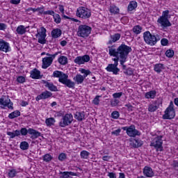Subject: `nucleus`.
Masks as SVG:
<instances>
[{"label":"nucleus","mask_w":178,"mask_h":178,"mask_svg":"<svg viewBox=\"0 0 178 178\" xmlns=\"http://www.w3.org/2000/svg\"><path fill=\"white\" fill-rule=\"evenodd\" d=\"M108 54L110 56H114L115 58H117L118 60L120 59V63L122 66V70L124 71L127 70L124 63L127 61L129 54L132 51L131 47L124 44H122L117 49L113 48V47H108Z\"/></svg>","instance_id":"1"},{"label":"nucleus","mask_w":178,"mask_h":178,"mask_svg":"<svg viewBox=\"0 0 178 178\" xmlns=\"http://www.w3.org/2000/svg\"><path fill=\"white\" fill-rule=\"evenodd\" d=\"M52 77L58 78L59 83L64 84V86H66L68 88H74V86H76V83L74 81L69 79V76L62 71H54Z\"/></svg>","instance_id":"2"},{"label":"nucleus","mask_w":178,"mask_h":178,"mask_svg":"<svg viewBox=\"0 0 178 178\" xmlns=\"http://www.w3.org/2000/svg\"><path fill=\"white\" fill-rule=\"evenodd\" d=\"M143 39L147 45L154 47V45H155L158 41H161V35L151 33V32L147 31L143 33Z\"/></svg>","instance_id":"3"},{"label":"nucleus","mask_w":178,"mask_h":178,"mask_svg":"<svg viewBox=\"0 0 178 178\" xmlns=\"http://www.w3.org/2000/svg\"><path fill=\"white\" fill-rule=\"evenodd\" d=\"M170 16L169 15V10H166L163 11L162 15L157 19V23L162 27V29H168L172 26V23L169 21Z\"/></svg>","instance_id":"4"},{"label":"nucleus","mask_w":178,"mask_h":178,"mask_svg":"<svg viewBox=\"0 0 178 178\" xmlns=\"http://www.w3.org/2000/svg\"><path fill=\"white\" fill-rule=\"evenodd\" d=\"M79 72H81V73H82L83 75L78 74L73 78V80L75 81V83H76V84H83L84 80H86V77H87L88 74H91V71H90V70L81 68Z\"/></svg>","instance_id":"5"},{"label":"nucleus","mask_w":178,"mask_h":178,"mask_svg":"<svg viewBox=\"0 0 178 178\" xmlns=\"http://www.w3.org/2000/svg\"><path fill=\"white\" fill-rule=\"evenodd\" d=\"M175 105L173 104V102H170V105L165 111V113L163 115V119L172 120V119H175L176 116V112L175 111Z\"/></svg>","instance_id":"6"},{"label":"nucleus","mask_w":178,"mask_h":178,"mask_svg":"<svg viewBox=\"0 0 178 178\" xmlns=\"http://www.w3.org/2000/svg\"><path fill=\"white\" fill-rule=\"evenodd\" d=\"M76 15L77 17L86 20V19H90L91 17V10L86 7L81 6L77 8Z\"/></svg>","instance_id":"7"},{"label":"nucleus","mask_w":178,"mask_h":178,"mask_svg":"<svg viewBox=\"0 0 178 178\" xmlns=\"http://www.w3.org/2000/svg\"><path fill=\"white\" fill-rule=\"evenodd\" d=\"M91 26L87 25H80L78 27L77 35L82 38H87L91 34Z\"/></svg>","instance_id":"8"},{"label":"nucleus","mask_w":178,"mask_h":178,"mask_svg":"<svg viewBox=\"0 0 178 178\" xmlns=\"http://www.w3.org/2000/svg\"><path fill=\"white\" fill-rule=\"evenodd\" d=\"M163 136H159L155 138L150 144V147H154L156 149V152H162L163 151V140H162Z\"/></svg>","instance_id":"9"},{"label":"nucleus","mask_w":178,"mask_h":178,"mask_svg":"<svg viewBox=\"0 0 178 178\" xmlns=\"http://www.w3.org/2000/svg\"><path fill=\"white\" fill-rule=\"evenodd\" d=\"M35 37L38 38L39 44H42L44 45V44H47V29L42 26L40 29H37V34L35 35Z\"/></svg>","instance_id":"10"},{"label":"nucleus","mask_w":178,"mask_h":178,"mask_svg":"<svg viewBox=\"0 0 178 178\" xmlns=\"http://www.w3.org/2000/svg\"><path fill=\"white\" fill-rule=\"evenodd\" d=\"M73 123V115L72 113H67L63 115L61 120L59 122L60 127H67Z\"/></svg>","instance_id":"11"},{"label":"nucleus","mask_w":178,"mask_h":178,"mask_svg":"<svg viewBox=\"0 0 178 178\" xmlns=\"http://www.w3.org/2000/svg\"><path fill=\"white\" fill-rule=\"evenodd\" d=\"M113 60L114 61V64H108L106 67V70L113 73V74H119V72H120V69L118 67V65H119V58L115 57V58H113Z\"/></svg>","instance_id":"12"},{"label":"nucleus","mask_w":178,"mask_h":178,"mask_svg":"<svg viewBox=\"0 0 178 178\" xmlns=\"http://www.w3.org/2000/svg\"><path fill=\"white\" fill-rule=\"evenodd\" d=\"M122 129L127 131V134L129 137H136L141 135V133L138 130L136 129V126L134 124L129 127H122Z\"/></svg>","instance_id":"13"},{"label":"nucleus","mask_w":178,"mask_h":178,"mask_svg":"<svg viewBox=\"0 0 178 178\" xmlns=\"http://www.w3.org/2000/svg\"><path fill=\"white\" fill-rule=\"evenodd\" d=\"M74 63L76 65H84L87 62H90V56L84 55L83 56H77L74 60Z\"/></svg>","instance_id":"14"},{"label":"nucleus","mask_w":178,"mask_h":178,"mask_svg":"<svg viewBox=\"0 0 178 178\" xmlns=\"http://www.w3.org/2000/svg\"><path fill=\"white\" fill-rule=\"evenodd\" d=\"M0 51L2 52H10V46L9 43L3 40V39H0Z\"/></svg>","instance_id":"15"},{"label":"nucleus","mask_w":178,"mask_h":178,"mask_svg":"<svg viewBox=\"0 0 178 178\" xmlns=\"http://www.w3.org/2000/svg\"><path fill=\"white\" fill-rule=\"evenodd\" d=\"M51 97H52V92L45 90L35 97V101H40V99H48V98H51Z\"/></svg>","instance_id":"16"},{"label":"nucleus","mask_w":178,"mask_h":178,"mask_svg":"<svg viewBox=\"0 0 178 178\" xmlns=\"http://www.w3.org/2000/svg\"><path fill=\"white\" fill-rule=\"evenodd\" d=\"M0 105H3V106H7L8 109H13V103L10 102V99H3L0 98Z\"/></svg>","instance_id":"17"},{"label":"nucleus","mask_w":178,"mask_h":178,"mask_svg":"<svg viewBox=\"0 0 178 178\" xmlns=\"http://www.w3.org/2000/svg\"><path fill=\"white\" fill-rule=\"evenodd\" d=\"M53 58L52 57H44L42 58V69H47L51 65H52Z\"/></svg>","instance_id":"18"},{"label":"nucleus","mask_w":178,"mask_h":178,"mask_svg":"<svg viewBox=\"0 0 178 178\" xmlns=\"http://www.w3.org/2000/svg\"><path fill=\"white\" fill-rule=\"evenodd\" d=\"M143 175L146 177H154L155 173H154V170H152V168H151V167L145 166L143 168Z\"/></svg>","instance_id":"19"},{"label":"nucleus","mask_w":178,"mask_h":178,"mask_svg":"<svg viewBox=\"0 0 178 178\" xmlns=\"http://www.w3.org/2000/svg\"><path fill=\"white\" fill-rule=\"evenodd\" d=\"M29 134H31V138L32 140H35L36 138H38V137H41L40 131L31 128L29 129Z\"/></svg>","instance_id":"20"},{"label":"nucleus","mask_w":178,"mask_h":178,"mask_svg":"<svg viewBox=\"0 0 178 178\" xmlns=\"http://www.w3.org/2000/svg\"><path fill=\"white\" fill-rule=\"evenodd\" d=\"M43 84H44V86L49 90V91L56 92L58 91V87L54 85V83H49L47 81H42Z\"/></svg>","instance_id":"21"},{"label":"nucleus","mask_w":178,"mask_h":178,"mask_svg":"<svg viewBox=\"0 0 178 178\" xmlns=\"http://www.w3.org/2000/svg\"><path fill=\"white\" fill-rule=\"evenodd\" d=\"M130 141V145L133 148H138L143 145V141L140 139H131Z\"/></svg>","instance_id":"22"},{"label":"nucleus","mask_w":178,"mask_h":178,"mask_svg":"<svg viewBox=\"0 0 178 178\" xmlns=\"http://www.w3.org/2000/svg\"><path fill=\"white\" fill-rule=\"evenodd\" d=\"M74 118L78 122H83V120H86V113H84V111H77L74 113Z\"/></svg>","instance_id":"23"},{"label":"nucleus","mask_w":178,"mask_h":178,"mask_svg":"<svg viewBox=\"0 0 178 178\" xmlns=\"http://www.w3.org/2000/svg\"><path fill=\"white\" fill-rule=\"evenodd\" d=\"M154 70L159 74V73L162 72L163 70H165V65L162 63L155 64Z\"/></svg>","instance_id":"24"},{"label":"nucleus","mask_w":178,"mask_h":178,"mask_svg":"<svg viewBox=\"0 0 178 178\" xmlns=\"http://www.w3.org/2000/svg\"><path fill=\"white\" fill-rule=\"evenodd\" d=\"M156 97V90H150L145 93V97L147 99H154Z\"/></svg>","instance_id":"25"},{"label":"nucleus","mask_w":178,"mask_h":178,"mask_svg":"<svg viewBox=\"0 0 178 178\" xmlns=\"http://www.w3.org/2000/svg\"><path fill=\"white\" fill-rule=\"evenodd\" d=\"M41 74V72L40 70H37V68L33 69L31 72V77L32 79H40V75Z\"/></svg>","instance_id":"26"},{"label":"nucleus","mask_w":178,"mask_h":178,"mask_svg":"<svg viewBox=\"0 0 178 178\" xmlns=\"http://www.w3.org/2000/svg\"><path fill=\"white\" fill-rule=\"evenodd\" d=\"M60 35H62V31L59 29H54L51 31V37H53V38H59Z\"/></svg>","instance_id":"27"},{"label":"nucleus","mask_w":178,"mask_h":178,"mask_svg":"<svg viewBox=\"0 0 178 178\" xmlns=\"http://www.w3.org/2000/svg\"><path fill=\"white\" fill-rule=\"evenodd\" d=\"M26 27L23 25H19V26H17V29H16V32L17 33V34H19V35H23V34H26Z\"/></svg>","instance_id":"28"},{"label":"nucleus","mask_w":178,"mask_h":178,"mask_svg":"<svg viewBox=\"0 0 178 178\" xmlns=\"http://www.w3.org/2000/svg\"><path fill=\"white\" fill-rule=\"evenodd\" d=\"M121 35L120 33H115L111 36V40L108 41V44H112V42H116L120 40Z\"/></svg>","instance_id":"29"},{"label":"nucleus","mask_w":178,"mask_h":178,"mask_svg":"<svg viewBox=\"0 0 178 178\" xmlns=\"http://www.w3.org/2000/svg\"><path fill=\"white\" fill-rule=\"evenodd\" d=\"M7 136H9L10 138H15V137H19V136H20V131L17 129L13 132L7 131Z\"/></svg>","instance_id":"30"},{"label":"nucleus","mask_w":178,"mask_h":178,"mask_svg":"<svg viewBox=\"0 0 178 178\" xmlns=\"http://www.w3.org/2000/svg\"><path fill=\"white\" fill-rule=\"evenodd\" d=\"M136 8H137L136 1H130L127 8L128 12H132V10H134Z\"/></svg>","instance_id":"31"},{"label":"nucleus","mask_w":178,"mask_h":178,"mask_svg":"<svg viewBox=\"0 0 178 178\" xmlns=\"http://www.w3.org/2000/svg\"><path fill=\"white\" fill-rule=\"evenodd\" d=\"M55 118H49L46 119L45 124L48 127H51V126H54V124H55Z\"/></svg>","instance_id":"32"},{"label":"nucleus","mask_w":178,"mask_h":178,"mask_svg":"<svg viewBox=\"0 0 178 178\" xmlns=\"http://www.w3.org/2000/svg\"><path fill=\"white\" fill-rule=\"evenodd\" d=\"M20 116V111H15L8 115L9 119H15V118H19Z\"/></svg>","instance_id":"33"},{"label":"nucleus","mask_w":178,"mask_h":178,"mask_svg":"<svg viewBox=\"0 0 178 178\" xmlns=\"http://www.w3.org/2000/svg\"><path fill=\"white\" fill-rule=\"evenodd\" d=\"M30 145L26 141L22 142L19 145V147L21 148V149H22V151H27Z\"/></svg>","instance_id":"34"},{"label":"nucleus","mask_w":178,"mask_h":178,"mask_svg":"<svg viewBox=\"0 0 178 178\" xmlns=\"http://www.w3.org/2000/svg\"><path fill=\"white\" fill-rule=\"evenodd\" d=\"M53 19H54V22L56 24H59L60 22H62V18L59 14L54 13L53 15Z\"/></svg>","instance_id":"35"},{"label":"nucleus","mask_w":178,"mask_h":178,"mask_svg":"<svg viewBox=\"0 0 178 178\" xmlns=\"http://www.w3.org/2000/svg\"><path fill=\"white\" fill-rule=\"evenodd\" d=\"M58 63L60 65H66L67 63V57L65 56H61L59 58H58Z\"/></svg>","instance_id":"36"},{"label":"nucleus","mask_w":178,"mask_h":178,"mask_svg":"<svg viewBox=\"0 0 178 178\" xmlns=\"http://www.w3.org/2000/svg\"><path fill=\"white\" fill-rule=\"evenodd\" d=\"M119 10V8L116 7V6H111L110 7V12L111 13H113V15H118Z\"/></svg>","instance_id":"37"},{"label":"nucleus","mask_w":178,"mask_h":178,"mask_svg":"<svg viewBox=\"0 0 178 178\" xmlns=\"http://www.w3.org/2000/svg\"><path fill=\"white\" fill-rule=\"evenodd\" d=\"M80 156L82 159H87L90 156V152L83 150L81 152Z\"/></svg>","instance_id":"38"},{"label":"nucleus","mask_w":178,"mask_h":178,"mask_svg":"<svg viewBox=\"0 0 178 178\" xmlns=\"http://www.w3.org/2000/svg\"><path fill=\"white\" fill-rule=\"evenodd\" d=\"M44 162H51V159H54V157L49 154H46L43 156Z\"/></svg>","instance_id":"39"},{"label":"nucleus","mask_w":178,"mask_h":178,"mask_svg":"<svg viewBox=\"0 0 178 178\" xmlns=\"http://www.w3.org/2000/svg\"><path fill=\"white\" fill-rule=\"evenodd\" d=\"M60 12H61L62 15V17L63 19H69V17H67V15H65V8L63 7V6L60 5L59 8H58Z\"/></svg>","instance_id":"40"},{"label":"nucleus","mask_w":178,"mask_h":178,"mask_svg":"<svg viewBox=\"0 0 178 178\" xmlns=\"http://www.w3.org/2000/svg\"><path fill=\"white\" fill-rule=\"evenodd\" d=\"M141 30H143V28L139 25H136L133 28V32L137 35L141 33Z\"/></svg>","instance_id":"41"},{"label":"nucleus","mask_w":178,"mask_h":178,"mask_svg":"<svg viewBox=\"0 0 178 178\" xmlns=\"http://www.w3.org/2000/svg\"><path fill=\"white\" fill-rule=\"evenodd\" d=\"M67 159V155L65 153H61L58 155V161L60 162H63V161H66Z\"/></svg>","instance_id":"42"},{"label":"nucleus","mask_w":178,"mask_h":178,"mask_svg":"<svg viewBox=\"0 0 178 178\" xmlns=\"http://www.w3.org/2000/svg\"><path fill=\"white\" fill-rule=\"evenodd\" d=\"M165 56L167 58H173L175 56V51L172 49H168L165 51Z\"/></svg>","instance_id":"43"},{"label":"nucleus","mask_w":178,"mask_h":178,"mask_svg":"<svg viewBox=\"0 0 178 178\" xmlns=\"http://www.w3.org/2000/svg\"><path fill=\"white\" fill-rule=\"evenodd\" d=\"M158 109V106L155 104H149L148 106V111L149 112H155Z\"/></svg>","instance_id":"44"},{"label":"nucleus","mask_w":178,"mask_h":178,"mask_svg":"<svg viewBox=\"0 0 178 178\" xmlns=\"http://www.w3.org/2000/svg\"><path fill=\"white\" fill-rule=\"evenodd\" d=\"M124 74H127V76H133V74L134 73V71L133 70L132 68H127L124 71Z\"/></svg>","instance_id":"45"},{"label":"nucleus","mask_w":178,"mask_h":178,"mask_svg":"<svg viewBox=\"0 0 178 178\" xmlns=\"http://www.w3.org/2000/svg\"><path fill=\"white\" fill-rule=\"evenodd\" d=\"M16 175H17V172L15 169L10 170L8 172V177H9L13 178V177H15V176H16Z\"/></svg>","instance_id":"46"},{"label":"nucleus","mask_w":178,"mask_h":178,"mask_svg":"<svg viewBox=\"0 0 178 178\" xmlns=\"http://www.w3.org/2000/svg\"><path fill=\"white\" fill-rule=\"evenodd\" d=\"M120 102V101H119V99H114L113 100L111 101V106H118V105H119Z\"/></svg>","instance_id":"47"},{"label":"nucleus","mask_w":178,"mask_h":178,"mask_svg":"<svg viewBox=\"0 0 178 178\" xmlns=\"http://www.w3.org/2000/svg\"><path fill=\"white\" fill-rule=\"evenodd\" d=\"M119 116H120V114L119 113L118 111H113L111 113V118L113 119H119Z\"/></svg>","instance_id":"48"},{"label":"nucleus","mask_w":178,"mask_h":178,"mask_svg":"<svg viewBox=\"0 0 178 178\" xmlns=\"http://www.w3.org/2000/svg\"><path fill=\"white\" fill-rule=\"evenodd\" d=\"M102 96H99V95H97L93 101H92V103L95 104V105H99V98H101Z\"/></svg>","instance_id":"49"},{"label":"nucleus","mask_w":178,"mask_h":178,"mask_svg":"<svg viewBox=\"0 0 178 178\" xmlns=\"http://www.w3.org/2000/svg\"><path fill=\"white\" fill-rule=\"evenodd\" d=\"M61 175H66L67 176H77V173L73 172H60Z\"/></svg>","instance_id":"50"},{"label":"nucleus","mask_w":178,"mask_h":178,"mask_svg":"<svg viewBox=\"0 0 178 178\" xmlns=\"http://www.w3.org/2000/svg\"><path fill=\"white\" fill-rule=\"evenodd\" d=\"M19 133L20 134H22V136H27V134L29 133V129L27 130V129L26 128H22L19 131Z\"/></svg>","instance_id":"51"},{"label":"nucleus","mask_w":178,"mask_h":178,"mask_svg":"<svg viewBox=\"0 0 178 178\" xmlns=\"http://www.w3.org/2000/svg\"><path fill=\"white\" fill-rule=\"evenodd\" d=\"M122 95H123V92H116V93H113V97L115 99H118V98H120V97H122Z\"/></svg>","instance_id":"52"},{"label":"nucleus","mask_w":178,"mask_h":178,"mask_svg":"<svg viewBox=\"0 0 178 178\" xmlns=\"http://www.w3.org/2000/svg\"><path fill=\"white\" fill-rule=\"evenodd\" d=\"M161 45H163V47H166V45H168V44H169V40L166 38H163L161 40Z\"/></svg>","instance_id":"53"},{"label":"nucleus","mask_w":178,"mask_h":178,"mask_svg":"<svg viewBox=\"0 0 178 178\" xmlns=\"http://www.w3.org/2000/svg\"><path fill=\"white\" fill-rule=\"evenodd\" d=\"M17 81L18 83H23L26 81V78H24V76H18L17 79Z\"/></svg>","instance_id":"54"},{"label":"nucleus","mask_w":178,"mask_h":178,"mask_svg":"<svg viewBox=\"0 0 178 178\" xmlns=\"http://www.w3.org/2000/svg\"><path fill=\"white\" fill-rule=\"evenodd\" d=\"M8 26L5 23H0V31H5V29H7Z\"/></svg>","instance_id":"55"},{"label":"nucleus","mask_w":178,"mask_h":178,"mask_svg":"<svg viewBox=\"0 0 178 178\" xmlns=\"http://www.w3.org/2000/svg\"><path fill=\"white\" fill-rule=\"evenodd\" d=\"M120 131H122V129H118L113 131L111 132V134H113V136H119V134H120Z\"/></svg>","instance_id":"56"},{"label":"nucleus","mask_w":178,"mask_h":178,"mask_svg":"<svg viewBox=\"0 0 178 178\" xmlns=\"http://www.w3.org/2000/svg\"><path fill=\"white\" fill-rule=\"evenodd\" d=\"M43 15H50V16H54L55 15V12L54 10H47L44 11Z\"/></svg>","instance_id":"57"},{"label":"nucleus","mask_w":178,"mask_h":178,"mask_svg":"<svg viewBox=\"0 0 178 178\" xmlns=\"http://www.w3.org/2000/svg\"><path fill=\"white\" fill-rule=\"evenodd\" d=\"M10 3H13V5H19L20 3V0H10Z\"/></svg>","instance_id":"58"},{"label":"nucleus","mask_w":178,"mask_h":178,"mask_svg":"<svg viewBox=\"0 0 178 178\" xmlns=\"http://www.w3.org/2000/svg\"><path fill=\"white\" fill-rule=\"evenodd\" d=\"M108 176L110 178H116V174H115L114 172H108Z\"/></svg>","instance_id":"59"},{"label":"nucleus","mask_w":178,"mask_h":178,"mask_svg":"<svg viewBox=\"0 0 178 178\" xmlns=\"http://www.w3.org/2000/svg\"><path fill=\"white\" fill-rule=\"evenodd\" d=\"M41 9H44V7L42 8H33L31 9V10H32V12L34 13L35 12H38V10H41Z\"/></svg>","instance_id":"60"},{"label":"nucleus","mask_w":178,"mask_h":178,"mask_svg":"<svg viewBox=\"0 0 178 178\" xmlns=\"http://www.w3.org/2000/svg\"><path fill=\"white\" fill-rule=\"evenodd\" d=\"M111 156H104L102 157V159H103V161H109V159H111Z\"/></svg>","instance_id":"61"},{"label":"nucleus","mask_w":178,"mask_h":178,"mask_svg":"<svg viewBox=\"0 0 178 178\" xmlns=\"http://www.w3.org/2000/svg\"><path fill=\"white\" fill-rule=\"evenodd\" d=\"M125 106L127 108L128 111H133V106H131V104H126Z\"/></svg>","instance_id":"62"},{"label":"nucleus","mask_w":178,"mask_h":178,"mask_svg":"<svg viewBox=\"0 0 178 178\" xmlns=\"http://www.w3.org/2000/svg\"><path fill=\"white\" fill-rule=\"evenodd\" d=\"M173 168H178V161H174L172 163Z\"/></svg>","instance_id":"63"},{"label":"nucleus","mask_w":178,"mask_h":178,"mask_svg":"<svg viewBox=\"0 0 178 178\" xmlns=\"http://www.w3.org/2000/svg\"><path fill=\"white\" fill-rule=\"evenodd\" d=\"M59 178H72V176L64 175H61Z\"/></svg>","instance_id":"64"}]
</instances>
